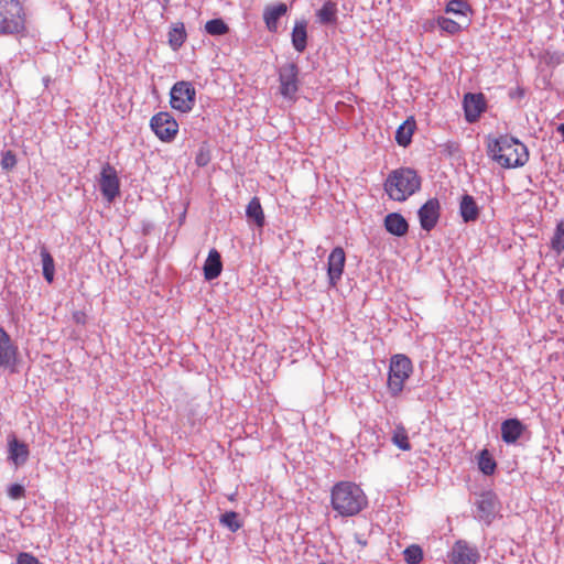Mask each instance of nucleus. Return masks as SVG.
<instances>
[{"instance_id":"nucleus-1","label":"nucleus","mask_w":564,"mask_h":564,"mask_svg":"<svg viewBox=\"0 0 564 564\" xmlns=\"http://www.w3.org/2000/svg\"><path fill=\"white\" fill-rule=\"evenodd\" d=\"M330 505L340 517H354L368 505L364 490L352 481H339L330 490Z\"/></svg>"},{"instance_id":"nucleus-2","label":"nucleus","mask_w":564,"mask_h":564,"mask_svg":"<svg viewBox=\"0 0 564 564\" xmlns=\"http://www.w3.org/2000/svg\"><path fill=\"white\" fill-rule=\"evenodd\" d=\"M491 158L502 167H520L529 160V151L525 144L513 137L501 135L488 145Z\"/></svg>"},{"instance_id":"nucleus-3","label":"nucleus","mask_w":564,"mask_h":564,"mask_svg":"<svg viewBox=\"0 0 564 564\" xmlns=\"http://www.w3.org/2000/svg\"><path fill=\"white\" fill-rule=\"evenodd\" d=\"M422 180L415 170L399 167L389 173L384 182L387 195L395 202H404L421 188Z\"/></svg>"},{"instance_id":"nucleus-4","label":"nucleus","mask_w":564,"mask_h":564,"mask_svg":"<svg viewBox=\"0 0 564 564\" xmlns=\"http://www.w3.org/2000/svg\"><path fill=\"white\" fill-rule=\"evenodd\" d=\"M25 19L18 0H0V35H14L23 32Z\"/></svg>"},{"instance_id":"nucleus-5","label":"nucleus","mask_w":564,"mask_h":564,"mask_svg":"<svg viewBox=\"0 0 564 564\" xmlns=\"http://www.w3.org/2000/svg\"><path fill=\"white\" fill-rule=\"evenodd\" d=\"M412 372L413 365L408 356L398 354L391 357L387 387L392 398H397L401 394L404 383Z\"/></svg>"},{"instance_id":"nucleus-6","label":"nucleus","mask_w":564,"mask_h":564,"mask_svg":"<svg viewBox=\"0 0 564 564\" xmlns=\"http://www.w3.org/2000/svg\"><path fill=\"white\" fill-rule=\"evenodd\" d=\"M196 102V89L192 82H176L170 91V105L182 113L191 112Z\"/></svg>"},{"instance_id":"nucleus-7","label":"nucleus","mask_w":564,"mask_h":564,"mask_svg":"<svg viewBox=\"0 0 564 564\" xmlns=\"http://www.w3.org/2000/svg\"><path fill=\"white\" fill-rule=\"evenodd\" d=\"M150 127L154 134L163 142L173 141L178 132L177 121L166 111L154 115L150 120Z\"/></svg>"},{"instance_id":"nucleus-8","label":"nucleus","mask_w":564,"mask_h":564,"mask_svg":"<svg viewBox=\"0 0 564 564\" xmlns=\"http://www.w3.org/2000/svg\"><path fill=\"white\" fill-rule=\"evenodd\" d=\"M299 66L286 63L279 68L280 94L292 99L299 90Z\"/></svg>"},{"instance_id":"nucleus-9","label":"nucleus","mask_w":564,"mask_h":564,"mask_svg":"<svg viewBox=\"0 0 564 564\" xmlns=\"http://www.w3.org/2000/svg\"><path fill=\"white\" fill-rule=\"evenodd\" d=\"M99 188L109 203H112L120 194V180L116 169L110 163L104 164L101 169Z\"/></svg>"},{"instance_id":"nucleus-10","label":"nucleus","mask_w":564,"mask_h":564,"mask_svg":"<svg viewBox=\"0 0 564 564\" xmlns=\"http://www.w3.org/2000/svg\"><path fill=\"white\" fill-rule=\"evenodd\" d=\"M498 507L499 500L494 491L481 492L476 500L477 518L489 525L496 517Z\"/></svg>"},{"instance_id":"nucleus-11","label":"nucleus","mask_w":564,"mask_h":564,"mask_svg":"<svg viewBox=\"0 0 564 564\" xmlns=\"http://www.w3.org/2000/svg\"><path fill=\"white\" fill-rule=\"evenodd\" d=\"M465 119L469 123L476 122L487 109V101L482 93H467L463 100Z\"/></svg>"},{"instance_id":"nucleus-12","label":"nucleus","mask_w":564,"mask_h":564,"mask_svg":"<svg viewBox=\"0 0 564 564\" xmlns=\"http://www.w3.org/2000/svg\"><path fill=\"white\" fill-rule=\"evenodd\" d=\"M421 228L431 231L441 217V204L436 197L427 199L417 212Z\"/></svg>"},{"instance_id":"nucleus-13","label":"nucleus","mask_w":564,"mask_h":564,"mask_svg":"<svg viewBox=\"0 0 564 564\" xmlns=\"http://www.w3.org/2000/svg\"><path fill=\"white\" fill-rule=\"evenodd\" d=\"M346 254L341 247H336L332 250L327 261V275L328 282L332 288H335L341 279L345 268Z\"/></svg>"},{"instance_id":"nucleus-14","label":"nucleus","mask_w":564,"mask_h":564,"mask_svg":"<svg viewBox=\"0 0 564 564\" xmlns=\"http://www.w3.org/2000/svg\"><path fill=\"white\" fill-rule=\"evenodd\" d=\"M18 356V347L11 340L7 330L0 326V367L14 365Z\"/></svg>"},{"instance_id":"nucleus-15","label":"nucleus","mask_w":564,"mask_h":564,"mask_svg":"<svg viewBox=\"0 0 564 564\" xmlns=\"http://www.w3.org/2000/svg\"><path fill=\"white\" fill-rule=\"evenodd\" d=\"M452 561L455 564H476L479 553L475 547L468 545L465 541H457L452 549Z\"/></svg>"},{"instance_id":"nucleus-16","label":"nucleus","mask_w":564,"mask_h":564,"mask_svg":"<svg viewBox=\"0 0 564 564\" xmlns=\"http://www.w3.org/2000/svg\"><path fill=\"white\" fill-rule=\"evenodd\" d=\"M525 425L518 419H507L501 423V438L506 444H514L525 431Z\"/></svg>"},{"instance_id":"nucleus-17","label":"nucleus","mask_w":564,"mask_h":564,"mask_svg":"<svg viewBox=\"0 0 564 564\" xmlns=\"http://www.w3.org/2000/svg\"><path fill=\"white\" fill-rule=\"evenodd\" d=\"M384 228L389 234L402 237L408 234L409 224L401 214L391 213L384 218Z\"/></svg>"},{"instance_id":"nucleus-18","label":"nucleus","mask_w":564,"mask_h":564,"mask_svg":"<svg viewBox=\"0 0 564 564\" xmlns=\"http://www.w3.org/2000/svg\"><path fill=\"white\" fill-rule=\"evenodd\" d=\"M9 459L12 460V463L15 466H21L26 463L30 451L29 446L19 441L17 437L12 436L11 440H9Z\"/></svg>"},{"instance_id":"nucleus-19","label":"nucleus","mask_w":564,"mask_h":564,"mask_svg":"<svg viewBox=\"0 0 564 564\" xmlns=\"http://www.w3.org/2000/svg\"><path fill=\"white\" fill-rule=\"evenodd\" d=\"M223 271V262L220 253L216 249H212L204 263V276L207 281H212L220 275Z\"/></svg>"},{"instance_id":"nucleus-20","label":"nucleus","mask_w":564,"mask_h":564,"mask_svg":"<svg viewBox=\"0 0 564 564\" xmlns=\"http://www.w3.org/2000/svg\"><path fill=\"white\" fill-rule=\"evenodd\" d=\"M459 213L465 223H471L478 219L479 207L471 195L465 194L462 196L459 203Z\"/></svg>"},{"instance_id":"nucleus-21","label":"nucleus","mask_w":564,"mask_h":564,"mask_svg":"<svg viewBox=\"0 0 564 564\" xmlns=\"http://www.w3.org/2000/svg\"><path fill=\"white\" fill-rule=\"evenodd\" d=\"M288 12V6L285 3H279L276 6L267 7L263 12V20L270 32L278 31V21Z\"/></svg>"},{"instance_id":"nucleus-22","label":"nucleus","mask_w":564,"mask_h":564,"mask_svg":"<svg viewBox=\"0 0 564 564\" xmlns=\"http://www.w3.org/2000/svg\"><path fill=\"white\" fill-rule=\"evenodd\" d=\"M307 22L306 20H299L295 22L291 37L292 45L296 52L303 53L307 46Z\"/></svg>"},{"instance_id":"nucleus-23","label":"nucleus","mask_w":564,"mask_h":564,"mask_svg":"<svg viewBox=\"0 0 564 564\" xmlns=\"http://www.w3.org/2000/svg\"><path fill=\"white\" fill-rule=\"evenodd\" d=\"M317 21L323 25L337 23V2L327 0L323 7L316 12Z\"/></svg>"},{"instance_id":"nucleus-24","label":"nucleus","mask_w":564,"mask_h":564,"mask_svg":"<svg viewBox=\"0 0 564 564\" xmlns=\"http://www.w3.org/2000/svg\"><path fill=\"white\" fill-rule=\"evenodd\" d=\"M187 39V33L185 30V25L183 22L174 23L169 31V44L174 50L177 51L183 46Z\"/></svg>"},{"instance_id":"nucleus-25","label":"nucleus","mask_w":564,"mask_h":564,"mask_svg":"<svg viewBox=\"0 0 564 564\" xmlns=\"http://www.w3.org/2000/svg\"><path fill=\"white\" fill-rule=\"evenodd\" d=\"M246 215L249 220H252L258 227H263L265 223L264 214L258 197H253L246 208Z\"/></svg>"},{"instance_id":"nucleus-26","label":"nucleus","mask_w":564,"mask_h":564,"mask_svg":"<svg viewBox=\"0 0 564 564\" xmlns=\"http://www.w3.org/2000/svg\"><path fill=\"white\" fill-rule=\"evenodd\" d=\"M40 254L42 258L43 276L48 283H52L55 274L54 259L44 245L41 246Z\"/></svg>"},{"instance_id":"nucleus-27","label":"nucleus","mask_w":564,"mask_h":564,"mask_svg":"<svg viewBox=\"0 0 564 564\" xmlns=\"http://www.w3.org/2000/svg\"><path fill=\"white\" fill-rule=\"evenodd\" d=\"M478 467L486 476H491L496 471L497 463L487 448L481 449L478 454Z\"/></svg>"},{"instance_id":"nucleus-28","label":"nucleus","mask_w":564,"mask_h":564,"mask_svg":"<svg viewBox=\"0 0 564 564\" xmlns=\"http://www.w3.org/2000/svg\"><path fill=\"white\" fill-rule=\"evenodd\" d=\"M415 122L404 121L395 132V141L401 147H408L411 143V139L414 132Z\"/></svg>"},{"instance_id":"nucleus-29","label":"nucleus","mask_w":564,"mask_h":564,"mask_svg":"<svg viewBox=\"0 0 564 564\" xmlns=\"http://www.w3.org/2000/svg\"><path fill=\"white\" fill-rule=\"evenodd\" d=\"M445 12L466 17L473 13V8L467 0H451L446 4Z\"/></svg>"},{"instance_id":"nucleus-30","label":"nucleus","mask_w":564,"mask_h":564,"mask_svg":"<svg viewBox=\"0 0 564 564\" xmlns=\"http://www.w3.org/2000/svg\"><path fill=\"white\" fill-rule=\"evenodd\" d=\"M392 443L402 451H410L411 443L409 441L408 432L404 426L398 425L393 431Z\"/></svg>"},{"instance_id":"nucleus-31","label":"nucleus","mask_w":564,"mask_h":564,"mask_svg":"<svg viewBox=\"0 0 564 564\" xmlns=\"http://www.w3.org/2000/svg\"><path fill=\"white\" fill-rule=\"evenodd\" d=\"M205 31L209 35H225L229 32V26L223 19H213L206 22Z\"/></svg>"},{"instance_id":"nucleus-32","label":"nucleus","mask_w":564,"mask_h":564,"mask_svg":"<svg viewBox=\"0 0 564 564\" xmlns=\"http://www.w3.org/2000/svg\"><path fill=\"white\" fill-rule=\"evenodd\" d=\"M220 523L231 532H237L242 523L239 521V514L236 511H227L220 517Z\"/></svg>"},{"instance_id":"nucleus-33","label":"nucleus","mask_w":564,"mask_h":564,"mask_svg":"<svg viewBox=\"0 0 564 564\" xmlns=\"http://www.w3.org/2000/svg\"><path fill=\"white\" fill-rule=\"evenodd\" d=\"M551 248L558 254L564 251V221L563 220L556 225L554 235L551 239Z\"/></svg>"},{"instance_id":"nucleus-34","label":"nucleus","mask_w":564,"mask_h":564,"mask_svg":"<svg viewBox=\"0 0 564 564\" xmlns=\"http://www.w3.org/2000/svg\"><path fill=\"white\" fill-rule=\"evenodd\" d=\"M436 22L442 31L451 35L458 34L462 31V26L449 18L438 17Z\"/></svg>"},{"instance_id":"nucleus-35","label":"nucleus","mask_w":564,"mask_h":564,"mask_svg":"<svg viewBox=\"0 0 564 564\" xmlns=\"http://www.w3.org/2000/svg\"><path fill=\"white\" fill-rule=\"evenodd\" d=\"M404 561L408 564H419L423 560V551L419 545H410L404 552Z\"/></svg>"},{"instance_id":"nucleus-36","label":"nucleus","mask_w":564,"mask_h":564,"mask_svg":"<svg viewBox=\"0 0 564 564\" xmlns=\"http://www.w3.org/2000/svg\"><path fill=\"white\" fill-rule=\"evenodd\" d=\"M0 164L6 171L12 170L17 165V156L14 152L11 150L3 152Z\"/></svg>"},{"instance_id":"nucleus-37","label":"nucleus","mask_w":564,"mask_h":564,"mask_svg":"<svg viewBox=\"0 0 564 564\" xmlns=\"http://www.w3.org/2000/svg\"><path fill=\"white\" fill-rule=\"evenodd\" d=\"M8 495H9V497L11 499L18 500V499H21V498H23L25 496V489L20 484H12L8 488Z\"/></svg>"},{"instance_id":"nucleus-38","label":"nucleus","mask_w":564,"mask_h":564,"mask_svg":"<svg viewBox=\"0 0 564 564\" xmlns=\"http://www.w3.org/2000/svg\"><path fill=\"white\" fill-rule=\"evenodd\" d=\"M195 162L200 167L206 166L210 162L209 151L203 148L199 149L198 153L196 154Z\"/></svg>"},{"instance_id":"nucleus-39","label":"nucleus","mask_w":564,"mask_h":564,"mask_svg":"<svg viewBox=\"0 0 564 564\" xmlns=\"http://www.w3.org/2000/svg\"><path fill=\"white\" fill-rule=\"evenodd\" d=\"M18 564H42L37 557L30 553H20L17 558Z\"/></svg>"},{"instance_id":"nucleus-40","label":"nucleus","mask_w":564,"mask_h":564,"mask_svg":"<svg viewBox=\"0 0 564 564\" xmlns=\"http://www.w3.org/2000/svg\"><path fill=\"white\" fill-rule=\"evenodd\" d=\"M72 317L78 325H85L87 323V315L84 311H75Z\"/></svg>"},{"instance_id":"nucleus-41","label":"nucleus","mask_w":564,"mask_h":564,"mask_svg":"<svg viewBox=\"0 0 564 564\" xmlns=\"http://www.w3.org/2000/svg\"><path fill=\"white\" fill-rule=\"evenodd\" d=\"M523 95H524V91H523V89H521V88H517V89H516V91H510V93H509V96H510L511 98H514V97H519V98H521V97H523Z\"/></svg>"},{"instance_id":"nucleus-42","label":"nucleus","mask_w":564,"mask_h":564,"mask_svg":"<svg viewBox=\"0 0 564 564\" xmlns=\"http://www.w3.org/2000/svg\"><path fill=\"white\" fill-rule=\"evenodd\" d=\"M557 301L564 305V289H560L556 293Z\"/></svg>"},{"instance_id":"nucleus-43","label":"nucleus","mask_w":564,"mask_h":564,"mask_svg":"<svg viewBox=\"0 0 564 564\" xmlns=\"http://www.w3.org/2000/svg\"><path fill=\"white\" fill-rule=\"evenodd\" d=\"M556 131L562 135L564 141V122L557 126Z\"/></svg>"},{"instance_id":"nucleus-44","label":"nucleus","mask_w":564,"mask_h":564,"mask_svg":"<svg viewBox=\"0 0 564 564\" xmlns=\"http://www.w3.org/2000/svg\"><path fill=\"white\" fill-rule=\"evenodd\" d=\"M51 82H52V79H51V77H50V76H45V77H43V84H44V86H45L46 88L48 87V85L51 84Z\"/></svg>"},{"instance_id":"nucleus-45","label":"nucleus","mask_w":564,"mask_h":564,"mask_svg":"<svg viewBox=\"0 0 564 564\" xmlns=\"http://www.w3.org/2000/svg\"><path fill=\"white\" fill-rule=\"evenodd\" d=\"M358 543H359V544H361L362 546H365V545L367 544V542H366V541H364V540H359V539H358Z\"/></svg>"}]
</instances>
